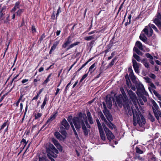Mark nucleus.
I'll return each instance as SVG.
<instances>
[{
    "label": "nucleus",
    "mask_w": 161,
    "mask_h": 161,
    "mask_svg": "<svg viewBox=\"0 0 161 161\" xmlns=\"http://www.w3.org/2000/svg\"><path fill=\"white\" fill-rule=\"evenodd\" d=\"M149 26L151 28H153L156 31L158 32L157 28L154 25L152 24H149Z\"/></svg>",
    "instance_id": "35"
},
{
    "label": "nucleus",
    "mask_w": 161,
    "mask_h": 161,
    "mask_svg": "<svg viewBox=\"0 0 161 161\" xmlns=\"http://www.w3.org/2000/svg\"><path fill=\"white\" fill-rule=\"evenodd\" d=\"M152 92H153L154 95L157 96L159 99L161 98L160 95L155 90L152 89ZM160 100V99H159Z\"/></svg>",
    "instance_id": "34"
},
{
    "label": "nucleus",
    "mask_w": 161,
    "mask_h": 161,
    "mask_svg": "<svg viewBox=\"0 0 161 161\" xmlns=\"http://www.w3.org/2000/svg\"><path fill=\"white\" fill-rule=\"evenodd\" d=\"M56 48L55 47L53 46L52 47L51 50L49 52V54H51L52 53L53 51H54Z\"/></svg>",
    "instance_id": "55"
},
{
    "label": "nucleus",
    "mask_w": 161,
    "mask_h": 161,
    "mask_svg": "<svg viewBox=\"0 0 161 161\" xmlns=\"http://www.w3.org/2000/svg\"><path fill=\"white\" fill-rule=\"evenodd\" d=\"M19 2H17L15 4V6L14 7V8L12 9V11H15L17 9H19Z\"/></svg>",
    "instance_id": "29"
},
{
    "label": "nucleus",
    "mask_w": 161,
    "mask_h": 161,
    "mask_svg": "<svg viewBox=\"0 0 161 161\" xmlns=\"http://www.w3.org/2000/svg\"><path fill=\"white\" fill-rule=\"evenodd\" d=\"M144 79L146 81V82L148 83H150V79L148 77H144Z\"/></svg>",
    "instance_id": "54"
},
{
    "label": "nucleus",
    "mask_w": 161,
    "mask_h": 161,
    "mask_svg": "<svg viewBox=\"0 0 161 161\" xmlns=\"http://www.w3.org/2000/svg\"><path fill=\"white\" fill-rule=\"evenodd\" d=\"M108 139L110 141L114 139V136L112 132L106 127L103 126Z\"/></svg>",
    "instance_id": "8"
},
{
    "label": "nucleus",
    "mask_w": 161,
    "mask_h": 161,
    "mask_svg": "<svg viewBox=\"0 0 161 161\" xmlns=\"http://www.w3.org/2000/svg\"><path fill=\"white\" fill-rule=\"evenodd\" d=\"M95 66V63L92 65L89 68V71H91L92 72L93 71V69Z\"/></svg>",
    "instance_id": "47"
},
{
    "label": "nucleus",
    "mask_w": 161,
    "mask_h": 161,
    "mask_svg": "<svg viewBox=\"0 0 161 161\" xmlns=\"http://www.w3.org/2000/svg\"><path fill=\"white\" fill-rule=\"evenodd\" d=\"M137 91L136 93L138 96H141L142 94L147 95V93L145 91L143 85L141 83H137L136 85Z\"/></svg>",
    "instance_id": "5"
},
{
    "label": "nucleus",
    "mask_w": 161,
    "mask_h": 161,
    "mask_svg": "<svg viewBox=\"0 0 161 161\" xmlns=\"http://www.w3.org/2000/svg\"><path fill=\"white\" fill-rule=\"evenodd\" d=\"M70 125L71 126V127L72 128V129H73V131H74V134L75 135V137L77 139H79V137H78V134L74 128V127L73 124V123H70Z\"/></svg>",
    "instance_id": "27"
},
{
    "label": "nucleus",
    "mask_w": 161,
    "mask_h": 161,
    "mask_svg": "<svg viewBox=\"0 0 161 161\" xmlns=\"http://www.w3.org/2000/svg\"><path fill=\"white\" fill-rule=\"evenodd\" d=\"M93 58H92L90 59H89L86 63L84 64L81 67V68L82 69L83 68H84L89 62L91 61Z\"/></svg>",
    "instance_id": "44"
},
{
    "label": "nucleus",
    "mask_w": 161,
    "mask_h": 161,
    "mask_svg": "<svg viewBox=\"0 0 161 161\" xmlns=\"http://www.w3.org/2000/svg\"><path fill=\"white\" fill-rule=\"evenodd\" d=\"M140 39L145 43H147V38L145 35L144 34H143L142 32L141 34L139 36Z\"/></svg>",
    "instance_id": "21"
},
{
    "label": "nucleus",
    "mask_w": 161,
    "mask_h": 161,
    "mask_svg": "<svg viewBox=\"0 0 161 161\" xmlns=\"http://www.w3.org/2000/svg\"><path fill=\"white\" fill-rule=\"evenodd\" d=\"M46 150L48 157L51 161H56L51 157H52L55 158H56L57 154L58 153V151L54 146L53 144H49L48 146L46 147Z\"/></svg>",
    "instance_id": "3"
},
{
    "label": "nucleus",
    "mask_w": 161,
    "mask_h": 161,
    "mask_svg": "<svg viewBox=\"0 0 161 161\" xmlns=\"http://www.w3.org/2000/svg\"><path fill=\"white\" fill-rule=\"evenodd\" d=\"M153 105L152 108L153 112L155 111L154 110L156 111L159 109V107L154 101L153 103Z\"/></svg>",
    "instance_id": "23"
},
{
    "label": "nucleus",
    "mask_w": 161,
    "mask_h": 161,
    "mask_svg": "<svg viewBox=\"0 0 161 161\" xmlns=\"http://www.w3.org/2000/svg\"><path fill=\"white\" fill-rule=\"evenodd\" d=\"M141 62L143 63L145 67L147 69L149 70L150 69V68L149 67V64L148 62H147V60L146 58H143L141 60Z\"/></svg>",
    "instance_id": "18"
},
{
    "label": "nucleus",
    "mask_w": 161,
    "mask_h": 161,
    "mask_svg": "<svg viewBox=\"0 0 161 161\" xmlns=\"http://www.w3.org/2000/svg\"><path fill=\"white\" fill-rule=\"evenodd\" d=\"M60 9H61L60 7H58V10L57 11V14H56V17H57V16L58 15L59 13L61 12V10Z\"/></svg>",
    "instance_id": "56"
},
{
    "label": "nucleus",
    "mask_w": 161,
    "mask_h": 161,
    "mask_svg": "<svg viewBox=\"0 0 161 161\" xmlns=\"http://www.w3.org/2000/svg\"><path fill=\"white\" fill-rule=\"evenodd\" d=\"M112 101H114V99L110 95H107L106 97V102L108 107L110 109L112 106Z\"/></svg>",
    "instance_id": "7"
},
{
    "label": "nucleus",
    "mask_w": 161,
    "mask_h": 161,
    "mask_svg": "<svg viewBox=\"0 0 161 161\" xmlns=\"http://www.w3.org/2000/svg\"><path fill=\"white\" fill-rule=\"evenodd\" d=\"M52 18V19H55V12L53 11V14L51 16Z\"/></svg>",
    "instance_id": "62"
},
{
    "label": "nucleus",
    "mask_w": 161,
    "mask_h": 161,
    "mask_svg": "<svg viewBox=\"0 0 161 161\" xmlns=\"http://www.w3.org/2000/svg\"><path fill=\"white\" fill-rule=\"evenodd\" d=\"M80 42H76L73 43L71 44L67 48V50H68L75 46L78 45L80 43Z\"/></svg>",
    "instance_id": "24"
},
{
    "label": "nucleus",
    "mask_w": 161,
    "mask_h": 161,
    "mask_svg": "<svg viewBox=\"0 0 161 161\" xmlns=\"http://www.w3.org/2000/svg\"><path fill=\"white\" fill-rule=\"evenodd\" d=\"M38 158H39V161H46L47 160L45 159V158L43 157H39L38 156Z\"/></svg>",
    "instance_id": "57"
},
{
    "label": "nucleus",
    "mask_w": 161,
    "mask_h": 161,
    "mask_svg": "<svg viewBox=\"0 0 161 161\" xmlns=\"http://www.w3.org/2000/svg\"><path fill=\"white\" fill-rule=\"evenodd\" d=\"M42 115V114L38 113L37 114H35V119H37L39 118H40Z\"/></svg>",
    "instance_id": "42"
},
{
    "label": "nucleus",
    "mask_w": 161,
    "mask_h": 161,
    "mask_svg": "<svg viewBox=\"0 0 161 161\" xmlns=\"http://www.w3.org/2000/svg\"><path fill=\"white\" fill-rule=\"evenodd\" d=\"M154 111H155L153 112L154 116L156 119L158 120L159 117H161V111L159 109Z\"/></svg>",
    "instance_id": "17"
},
{
    "label": "nucleus",
    "mask_w": 161,
    "mask_h": 161,
    "mask_svg": "<svg viewBox=\"0 0 161 161\" xmlns=\"http://www.w3.org/2000/svg\"><path fill=\"white\" fill-rule=\"evenodd\" d=\"M151 161H156V158L153 156L151 158Z\"/></svg>",
    "instance_id": "63"
},
{
    "label": "nucleus",
    "mask_w": 161,
    "mask_h": 161,
    "mask_svg": "<svg viewBox=\"0 0 161 161\" xmlns=\"http://www.w3.org/2000/svg\"><path fill=\"white\" fill-rule=\"evenodd\" d=\"M20 112H22V109H23V104L22 103H20Z\"/></svg>",
    "instance_id": "61"
},
{
    "label": "nucleus",
    "mask_w": 161,
    "mask_h": 161,
    "mask_svg": "<svg viewBox=\"0 0 161 161\" xmlns=\"http://www.w3.org/2000/svg\"><path fill=\"white\" fill-rule=\"evenodd\" d=\"M133 50L135 51L138 54V55L140 56H142L143 55V53L141 51H140L139 49L136 47H134L133 48Z\"/></svg>",
    "instance_id": "28"
},
{
    "label": "nucleus",
    "mask_w": 161,
    "mask_h": 161,
    "mask_svg": "<svg viewBox=\"0 0 161 161\" xmlns=\"http://www.w3.org/2000/svg\"><path fill=\"white\" fill-rule=\"evenodd\" d=\"M48 100V98L47 96L46 95L45 96L44 101L42 103V104L41 106V108L42 109H43L44 108V106L47 104V102Z\"/></svg>",
    "instance_id": "22"
},
{
    "label": "nucleus",
    "mask_w": 161,
    "mask_h": 161,
    "mask_svg": "<svg viewBox=\"0 0 161 161\" xmlns=\"http://www.w3.org/2000/svg\"><path fill=\"white\" fill-rule=\"evenodd\" d=\"M103 103L104 108V110L103 111V113L108 120L109 121L112 120V117L111 114L109 113L107 109L105 103L104 102H103Z\"/></svg>",
    "instance_id": "6"
},
{
    "label": "nucleus",
    "mask_w": 161,
    "mask_h": 161,
    "mask_svg": "<svg viewBox=\"0 0 161 161\" xmlns=\"http://www.w3.org/2000/svg\"><path fill=\"white\" fill-rule=\"evenodd\" d=\"M23 10L21 9H19L16 12L17 15L20 16L22 13L23 12Z\"/></svg>",
    "instance_id": "36"
},
{
    "label": "nucleus",
    "mask_w": 161,
    "mask_h": 161,
    "mask_svg": "<svg viewBox=\"0 0 161 161\" xmlns=\"http://www.w3.org/2000/svg\"><path fill=\"white\" fill-rule=\"evenodd\" d=\"M56 147L61 152L62 151V150H63L62 147L60 144H59Z\"/></svg>",
    "instance_id": "49"
},
{
    "label": "nucleus",
    "mask_w": 161,
    "mask_h": 161,
    "mask_svg": "<svg viewBox=\"0 0 161 161\" xmlns=\"http://www.w3.org/2000/svg\"><path fill=\"white\" fill-rule=\"evenodd\" d=\"M7 122H4L3 124L1 126V129H0V130H1L3 129L7 125Z\"/></svg>",
    "instance_id": "53"
},
{
    "label": "nucleus",
    "mask_w": 161,
    "mask_h": 161,
    "mask_svg": "<svg viewBox=\"0 0 161 161\" xmlns=\"http://www.w3.org/2000/svg\"><path fill=\"white\" fill-rule=\"evenodd\" d=\"M29 81L28 79H23L21 81V82L23 84H24Z\"/></svg>",
    "instance_id": "59"
},
{
    "label": "nucleus",
    "mask_w": 161,
    "mask_h": 161,
    "mask_svg": "<svg viewBox=\"0 0 161 161\" xmlns=\"http://www.w3.org/2000/svg\"><path fill=\"white\" fill-rule=\"evenodd\" d=\"M5 11V8L4 7H3L2 8H0V21L4 19Z\"/></svg>",
    "instance_id": "15"
},
{
    "label": "nucleus",
    "mask_w": 161,
    "mask_h": 161,
    "mask_svg": "<svg viewBox=\"0 0 161 161\" xmlns=\"http://www.w3.org/2000/svg\"><path fill=\"white\" fill-rule=\"evenodd\" d=\"M21 143H23L24 146H25L27 144V142H26L25 139H23L21 140Z\"/></svg>",
    "instance_id": "52"
},
{
    "label": "nucleus",
    "mask_w": 161,
    "mask_h": 161,
    "mask_svg": "<svg viewBox=\"0 0 161 161\" xmlns=\"http://www.w3.org/2000/svg\"><path fill=\"white\" fill-rule=\"evenodd\" d=\"M22 97H23V95L21 94L20 95L19 99L17 101V102L16 103V105L17 107H18V106L19 103L20 102V101L22 100Z\"/></svg>",
    "instance_id": "41"
},
{
    "label": "nucleus",
    "mask_w": 161,
    "mask_h": 161,
    "mask_svg": "<svg viewBox=\"0 0 161 161\" xmlns=\"http://www.w3.org/2000/svg\"><path fill=\"white\" fill-rule=\"evenodd\" d=\"M145 94H142V95L141 96H139V97H141L142 98V100L145 102H146L147 101V98L146 97L143 96V95H145Z\"/></svg>",
    "instance_id": "48"
},
{
    "label": "nucleus",
    "mask_w": 161,
    "mask_h": 161,
    "mask_svg": "<svg viewBox=\"0 0 161 161\" xmlns=\"http://www.w3.org/2000/svg\"><path fill=\"white\" fill-rule=\"evenodd\" d=\"M120 90L123 97L122 98L120 97V96L117 98V103L119 106L123 105L125 112L127 114L132 115L133 114L134 126H136L137 123L139 126H142L146 123L145 119L143 116L138 109L133 110L132 109L131 102L128 99L123 88H121Z\"/></svg>",
    "instance_id": "1"
},
{
    "label": "nucleus",
    "mask_w": 161,
    "mask_h": 161,
    "mask_svg": "<svg viewBox=\"0 0 161 161\" xmlns=\"http://www.w3.org/2000/svg\"><path fill=\"white\" fill-rule=\"evenodd\" d=\"M145 55L147 58L150 59L151 60L153 59V57L148 53H146L145 54Z\"/></svg>",
    "instance_id": "37"
},
{
    "label": "nucleus",
    "mask_w": 161,
    "mask_h": 161,
    "mask_svg": "<svg viewBox=\"0 0 161 161\" xmlns=\"http://www.w3.org/2000/svg\"><path fill=\"white\" fill-rule=\"evenodd\" d=\"M126 84L128 86H129L130 84V80L129 78H128V80L126 79Z\"/></svg>",
    "instance_id": "60"
},
{
    "label": "nucleus",
    "mask_w": 161,
    "mask_h": 161,
    "mask_svg": "<svg viewBox=\"0 0 161 161\" xmlns=\"http://www.w3.org/2000/svg\"><path fill=\"white\" fill-rule=\"evenodd\" d=\"M96 120L98 125V128L99 130V134H100V135L101 136V125L100 124V121L98 119H96Z\"/></svg>",
    "instance_id": "30"
},
{
    "label": "nucleus",
    "mask_w": 161,
    "mask_h": 161,
    "mask_svg": "<svg viewBox=\"0 0 161 161\" xmlns=\"http://www.w3.org/2000/svg\"><path fill=\"white\" fill-rule=\"evenodd\" d=\"M101 119L103 120H104V121L106 122V125L109 127L110 128L112 129L113 128V127L114 126V125L112 124L110 122H107L105 119V118L104 117L103 114L101 113Z\"/></svg>",
    "instance_id": "16"
},
{
    "label": "nucleus",
    "mask_w": 161,
    "mask_h": 161,
    "mask_svg": "<svg viewBox=\"0 0 161 161\" xmlns=\"http://www.w3.org/2000/svg\"><path fill=\"white\" fill-rule=\"evenodd\" d=\"M73 121L77 130H79L81 126L85 136H88V131L85 125L88 128H89L90 126L88 124L85 114L80 113L77 115V117L73 118Z\"/></svg>",
    "instance_id": "2"
},
{
    "label": "nucleus",
    "mask_w": 161,
    "mask_h": 161,
    "mask_svg": "<svg viewBox=\"0 0 161 161\" xmlns=\"http://www.w3.org/2000/svg\"><path fill=\"white\" fill-rule=\"evenodd\" d=\"M72 37L71 36H69L68 38L65 40V42L62 45V47L64 48L66 47L67 46L70 44L72 42L71 39Z\"/></svg>",
    "instance_id": "13"
},
{
    "label": "nucleus",
    "mask_w": 161,
    "mask_h": 161,
    "mask_svg": "<svg viewBox=\"0 0 161 161\" xmlns=\"http://www.w3.org/2000/svg\"><path fill=\"white\" fill-rule=\"evenodd\" d=\"M136 45L137 46V47L141 50H143V46L142 43L139 41H137L136 43Z\"/></svg>",
    "instance_id": "26"
},
{
    "label": "nucleus",
    "mask_w": 161,
    "mask_h": 161,
    "mask_svg": "<svg viewBox=\"0 0 161 161\" xmlns=\"http://www.w3.org/2000/svg\"><path fill=\"white\" fill-rule=\"evenodd\" d=\"M148 118L152 122H153L155 120L153 116L150 113H149L148 115Z\"/></svg>",
    "instance_id": "45"
},
{
    "label": "nucleus",
    "mask_w": 161,
    "mask_h": 161,
    "mask_svg": "<svg viewBox=\"0 0 161 161\" xmlns=\"http://www.w3.org/2000/svg\"><path fill=\"white\" fill-rule=\"evenodd\" d=\"M134 158L136 159H138L140 160H143V158L141 157L140 156L139 154L136 155V156L134 157Z\"/></svg>",
    "instance_id": "38"
},
{
    "label": "nucleus",
    "mask_w": 161,
    "mask_h": 161,
    "mask_svg": "<svg viewBox=\"0 0 161 161\" xmlns=\"http://www.w3.org/2000/svg\"><path fill=\"white\" fill-rule=\"evenodd\" d=\"M52 141L53 142V144L56 146L59 144L58 142L54 138H53L52 139Z\"/></svg>",
    "instance_id": "40"
},
{
    "label": "nucleus",
    "mask_w": 161,
    "mask_h": 161,
    "mask_svg": "<svg viewBox=\"0 0 161 161\" xmlns=\"http://www.w3.org/2000/svg\"><path fill=\"white\" fill-rule=\"evenodd\" d=\"M133 57L136 59L138 62L141 61V58L140 57L136 55V53H134Z\"/></svg>",
    "instance_id": "31"
},
{
    "label": "nucleus",
    "mask_w": 161,
    "mask_h": 161,
    "mask_svg": "<svg viewBox=\"0 0 161 161\" xmlns=\"http://www.w3.org/2000/svg\"><path fill=\"white\" fill-rule=\"evenodd\" d=\"M114 52H112L111 55V56L108 57V59L110 60L114 56Z\"/></svg>",
    "instance_id": "58"
},
{
    "label": "nucleus",
    "mask_w": 161,
    "mask_h": 161,
    "mask_svg": "<svg viewBox=\"0 0 161 161\" xmlns=\"http://www.w3.org/2000/svg\"><path fill=\"white\" fill-rule=\"evenodd\" d=\"M88 75V73L85 74L83 75L82 78L80 80V82H81Z\"/></svg>",
    "instance_id": "50"
},
{
    "label": "nucleus",
    "mask_w": 161,
    "mask_h": 161,
    "mask_svg": "<svg viewBox=\"0 0 161 161\" xmlns=\"http://www.w3.org/2000/svg\"><path fill=\"white\" fill-rule=\"evenodd\" d=\"M128 92L130 97L133 102H135L137 100L136 95L135 93L131 90L128 91Z\"/></svg>",
    "instance_id": "11"
},
{
    "label": "nucleus",
    "mask_w": 161,
    "mask_h": 161,
    "mask_svg": "<svg viewBox=\"0 0 161 161\" xmlns=\"http://www.w3.org/2000/svg\"><path fill=\"white\" fill-rule=\"evenodd\" d=\"M116 60V58H113L111 62L109 63V65L110 66H112L114 64V62H115Z\"/></svg>",
    "instance_id": "43"
},
{
    "label": "nucleus",
    "mask_w": 161,
    "mask_h": 161,
    "mask_svg": "<svg viewBox=\"0 0 161 161\" xmlns=\"http://www.w3.org/2000/svg\"><path fill=\"white\" fill-rule=\"evenodd\" d=\"M150 86L152 88L150 87L149 88V91L152 92V89H156V87L153 83H151L150 84Z\"/></svg>",
    "instance_id": "32"
},
{
    "label": "nucleus",
    "mask_w": 161,
    "mask_h": 161,
    "mask_svg": "<svg viewBox=\"0 0 161 161\" xmlns=\"http://www.w3.org/2000/svg\"><path fill=\"white\" fill-rule=\"evenodd\" d=\"M131 75H130V77L132 81L133 82L135 83L136 81V77L134 74H131Z\"/></svg>",
    "instance_id": "33"
},
{
    "label": "nucleus",
    "mask_w": 161,
    "mask_h": 161,
    "mask_svg": "<svg viewBox=\"0 0 161 161\" xmlns=\"http://www.w3.org/2000/svg\"><path fill=\"white\" fill-rule=\"evenodd\" d=\"M154 22L159 29L161 30V15L160 13H158L157 15L156 16Z\"/></svg>",
    "instance_id": "9"
},
{
    "label": "nucleus",
    "mask_w": 161,
    "mask_h": 161,
    "mask_svg": "<svg viewBox=\"0 0 161 161\" xmlns=\"http://www.w3.org/2000/svg\"><path fill=\"white\" fill-rule=\"evenodd\" d=\"M128 72L129 73V76L131 75L132 74H134L132 69L131 68H129L128 69Z\"/></svg>",
    "instance_id": "51"
},
{
    "label": "nucleus",
    "mask_w": 161,
    "mask_h": 161,
    "mask_svg": "<svg viewBox=\"0 0 161 161\" xmlns=\"http://www.w3.org/2000/svg\"><path fill=\"white\" fill-rule=\"evenodd\" d=\"M143 31L148 36H151L153 34V30L149 26L146 27Z\"/></svg>",
    "instance_id": "10"
},
{
    "label": "nucleus",
    "mask_w": 161,
    "mask_h": 161,
    "mask_svg": "<svg viewBox=\"0 0 161 161\" xmlns=\"http://www.w3.org/2000/svg\"><path fill=\"white\" fill-rule=\"evenodd\" d=\"M133 66L135 72L137 73H139V68L140 65L134 59H132Z\"/></svg>",
    "instance_id": "12"
},
{
    "label": "nucleus",
    "mask_w": 161,
    "mask_h": 161,
    "mask_svg": "<svg viewBox=\"0 0 161 161\" xmlns=\"http://www.w3.org/2000/svg\"><path fill=\"white\" fill-rule=\"evenodd\" d=\"M61 123L62 125L64 126V130L65 129L66 130H68L69 129L70 127V126L66 119H64L63 120Z\"/></svg>",
    "instance_id": "14"
},
{
    "label": "nucleus",
    "mask_w": 161,
    "mask_h": 161,
    "mask_svg": "<svg viewBox=\"0 0 161 161\" xmlns=\"http://www.w3.org/2000/svg\"><path fill=\"white\" fill-rule=\"evenodd\" d=\"M97 36H95V34L93 36H86L84 37V39L87 41H89L92 39L97 38Z\"/></svg>",
    "instance_id": "25"
},
{
    "label": "nucleus",
    "mask_w": 161,
    "mask_h": 161,
    "mask_svg": "<svg viewBox=\"0 0 161 161\" xmlns=\"http://www.w3.org/2000/svg\"><path fill=\"white\" fill-rule=\"evenodd\" d=\"M49 81V79H48V78H47L46 80L44 81L43 83V84H46Z\"/></svg>",
    "instance_id": "64"
},
{
    "label": "nucleus",
    "mask_w": 161,
    "mask_h": 161,
    "mask_svg": "<svg viewBox=\"0 0 161 161\" xmlns=\"http://www.w3.org/2000/svg\"><path fill=\"white\" fill-rule=\"evenodd\" d=\"M106 138L105 136L103 130L101 129V139L105 140Z\"/></svg>",
    "instance_id": "39"
},
{
    "label": "nucleus",
    "mask_w": 161,
    "mask_h": 161,
    "mask_svg": "<svg viewBox=\"0 0 161 161\" xmlns=\"http://www.w3.org/2000/svg\"><path fill=\"white\" fill-rule=\"evenodd\" d=\"M57 113H55L53 114H52L50 116V117L48 119V120L47 121L45 125H46L48 123H50L52 121H53V120L54 119H55L56 117L57 116Z\"/></svg>",
    "instance_id": "20"
},
{
    "label": "nucleus",
    "mask_w": 161,
    "mask_h": 161,
    "mask_svg": "<svg viewBox=\"0 0 161 161\" xmlns=\"http://www.w3.org/2000/svg\"><path fill=\"white\" fill-rule=\"evenodd\" d=\"M59 132L62 134L63 136H62L58 132H56L55 133V136L58 139L60 140L64 141L66 137L67 133L66 131L64 130V127L63 126L60 127Z\"/></svg>",
    "instance_id": "4"
},
{
    "label": "nucleus",
    "mask_w": 161,
    "mask_h": 161,
    "mask_svg": "<svg viewBox=\"0 0 161 161\" xmlns=\"http://www.w3.org/2000/svg\"><path fill=\"white\" fill-rule=\"evenodd\" d=\"M86 114L88 120L91 124L93 123V120L90 112L88 111H87Z\"/></svg>",
    "instance_id": "19"
},
{
    "label": "nucleus",
    "mask_w": 161,
    "mask_h": 161,
    "mask_svg": "<svg viewBox=\"0 0 161 161\" xmlns=\"http://www.w3.org/2000/svg\"><path fill=\"white\" fill-rule=\"evenodd\" d=\"M136 152L139 154H142L143 153V151L141 150L138 147H136Z\"/></svg>",
    "instance_id": "46"
}]
</instances>
